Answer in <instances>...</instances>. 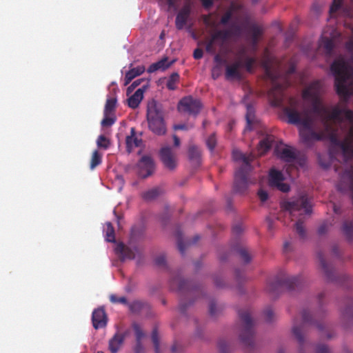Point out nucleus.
Here are the masks:
<instances>
[{
    "mask_svg": "<svg viewBox=\"0 0 353 353\" xmlns=\"http://www.w3.org/2000/svg\"><path fill=\"white\" fill-rule=\"evenodd\" d=\"M323 92V86L319 80L311 82L303 90L302 98L311 103V112L319 117H323L325 121L329 120L338 123L343 121L342 114H344L345 119L353 123V111L351 110L340 108L339 105H335L330 112L328 111L322 103L321 97Z\"/></svg>",
    "mask_w": 353,
    "mask_h": 353,
    "instance_id": "f257e3e1",
    "label": "nucleus"
},
{
    "mask_svg": "<svg viewBox=\"0 0 353 353\" xmlns=\"http://www.w3.org/2000/svg\"><path fill=\"white\" fill-rule=\"evenodd\" d=\"M299 101L294 97L289 99V106L285 107L283 112L290 124L300 125L302 128L299 131L301 141L307 146H311L315 141L323 140V134L318 133L313 129L314 120L310 115L309 110L304 109L299 112Z\"/></svg>",
    "mask_w": 353,
    "mask_h": 353,
    "instance_id": "f03ea898",
    "label": "nucleus"
},
{
    "mask_svg": "<svg viewBox=\"0 0 353 353\" xmlns=\"http://www.w3.org/2000/svg\"><path fill=\"white\" fill-rule=\"evenodd\" d=\"M345 48L350 52H353V39L346 42ZM350 62L353 64V54ZM330 69L335 77L337 94L344 101H347L353 95V67L343 57H339L334 61Z\"/></svg>",
    "mask_w": 353,
    "mask_h": 353,
    "instance_id": "7ed1b4c3",
    "label": "nucleus"
},
{
    "mask_svg": "<svg viewBox=\"0 0 353 353\" xmlns=\"http://www.w3.org/2000/svg\"><path fill=\"white\" fill-rule=\"evenodd\" d=\"M283 210L289 212L292 217L297 214L301 217L296 222L294 226L296 233L302 239L305 237V230L303 225V215H309L312 212V205L306 195H301L292 201H285L281 203Z\"/></svg>",
    "mask_w": 353,
    "mask_h": 353,
    "instance_id": "20e7f679",
    "label": "nucleus"
},
{
    "mask_svg": "<svg viewBox=\"0 0 353 353\" xmlns=\"http://www.w3.org/2000/svg\"><path fill=\"white\" fill-rule=\"evenodd\" d=\"M254 155L252 153L246 155L239 150H234L232 158L235 161H241L242 165L234 173V191L236 193L243 194L248 188L250 181L248 174L252 169L251 163L254 159Z\"/></svg>",
    "mask_w": 353,
    "mask_h": 353,
    "instance_id": "39448f33",
    "label": "nucleus"
},
{
    "mask_svg": "<svg viewBox=\"0 0 353 353\" xmlns=\"http://www.w3.org/2000/svg\"><path fill=\"white\" fill-rule=\"evenodd\" d=\"M147 121L149 129L153 133L157 135H163L165 133L166 125L163 106L154 99L148 103Z\"/></svg>",
    "mask_w": 353,
    "mask_h": 353,
    "instance_id": "423d86ee",
    "label": "nucleus"
},
{
    "mask_svg": "<svg viewBox=\"0 0 353 353\" xmlns=\"http://www.w3.org/2000/svg\"><path fill=\"white\" fill-rule=\"evenodd\" d=\"M241 322L240 339L242 343L252 349L254 346V321L252 317L250 309L246 308L239 311Z\"/></svg>",
    "mask_w": 353,
    "mask_h": 353,
    "instance_id": "0eeeda50",
    "label": "nucleus"
},
{
    "mask_svg": "<svg viewBox=\"0 0 353 353\" xmlns=\"http://www.w3.org/2000/svg\"><path fill=\"white\" fill-rule=\"evenodd\" d=\"M239 31L238 27L234 29L214 30L207 40L205 50L211 54L216 53V46L222 48L225 43Z\"/></svg>",
    "mask_w": 353,
    "mask_h": 353,
    "instance_id": "6e6552de",
    "label": "nucleus"
},
{
    "mask_svg": "<svg viewBox=\"0 0 353 353\" xmlns=\"http://www.w3.org/2000/svg\"><path fill=\"white\" fill-rule=\"evenodd\" d=\"M265 75L272 83V86L268 91V97L271 103L276 107L281 106L284 100V90L286 85L277 81V74L272 71L268 65L265 66Z\"/></svg>",
    "mask_w": 353,
    "mask_h": 353,
    "instance_id": "1a4fd4ad",
    "label": "nucleus"
},
{
    "mask_svg": "<svg viewBox=\"0 0 353 353\" xmlns=\"http://www.w3.org/2000/svg\"><path fill=\"white\" fill-rule=\"evenodd\" d=\"M301 284L302 281L299 276L277 278L274 282L268 284L267 290L271 294L278 293L283 287H285L289 290H294L300 288Z\"/></svg>",
    "mask_w": 353,
    "mask_h": 353,
    "instance_id": "9d476101",
    "label": "nucleus"
},
{
    "mask_svg": "<svg viewBox=\"0 0 353 353\" xmlns=\"http://www.w3.org/2000/svg\"><path fill=\"white\" fill-rule=\"evenodd\" d=\"M203 105L201 101L192 96L182 98L178 104V110L184 114L196 117L200 112Z\"/></svg>",
    "mask_w": 353,
    "mask_h": 353,
    "instance_id": "9b49d317",
    "label": "nucleus"
},
{
    "mask_svg": "<svg viewBox=\"0 0 353 353\" xmlns=\"http://www.w3.org/2000/svg\"><path fill=\"white\" fill-rule=\"evenodd\" d=\"M192 12V5L186 2L179 11L175 19V26L177 30H182L188 23Z\"/></svg>",
    "mask_w": 353,
    "mask_h": 353,
    "instance_id": "f8f14e48",
    "label": "nucleus"
},
{
    "mask_svg": "<svg viewBox=\"0 0 353 353\" xmlns=\"http://www.w3.org/2000/svg\"><path fill=\"white\" fill-rule=\"evenodd\" d=\"M159 156L161 161L166 168L170 170L176 168L177 165L176 159L170 147L162 148L159 152Z\"/></svg>",
    "mask_w": 353,
    "mask_h": 353,
    "instance_id": "ddd939ff",
    "label": "nucleus"
},
{
    "mask_svg": "<svg viewBox=\"0 0 353 353\" xmlns=\"http://www.w3.org/2000/svg\"><path fill=\"white\" fill-rule=\"evenodd\" d=\"M137 167L139 169V175L142 178H146L151 175L154 171L153 159L150 156H143L138 162Z\"/></svg>",
    "mask_w": 353,
    "mask_h": 353,
    "instance_id": "4468645a",
    "label": "nucleus"
},
{
    "mask_svg": "<svg viewBox=\"0 0 353 353\" xmlns=\"http://www.w3.org/2000/svg\"><path fill=\"white\" fill-rule=\"evenodd\" d=\"M116 253L119 255L122 261L125 259H134L137 254L139 252V249L137 247L133 248L126 246L123 243H119L115 248Z\"/></svg>",
    "mask_w": 353,
    "mask_h": 353,
    "instance_id": "2eb2a0df",
    "label": "nucleus"
},
{
    "mask_svg": "<svg viewBox=\"0 0 353 353\" xmlns=\"http://www.w3.org/2000/svg\"><path fill=\"white\" fill-rule=\"evenodd\" d=\"M108 317L103 307L95 309L92 315L93 327L96 329L103 328L106 326Z\"/></svg>",
    "mask_w": 353,
    "mask_h": 353,
    "instance_id": "dca6fc26",
    "label": "nucleus"
},
{
    "mask_svg": "<svg viewBox=\"0 0 353 353\" xmlns=\"http://www.w3.org/2000/svg\"><path fill=\"white\" fill-rule=\"evenodd\" d=\"M318 259L326 279L329 281H334L336 276L332 265L325 261L323 254L321 252L318 253Z\"/></svg>",
    "mask_w": 353,
    "mask_h": 353,
    "instance_id": "f3484780",
    "label": "nucleus"
},
{
    "mask_svg": "<svg viewBox=\"0 0 353 353\" xmlns=\"http://www.w3.org/2000/svg\"><path fill=\"white\" fill-rule=\"evenodd\" d=\"M125 143L128 153L132 152L134 148L139 147L141 145L142 140L136 137V132L134 128H132L130 130V135L127 136Z\"/></svg>",
    "mask_w": 353,
    "mask_h": 353,
    "instance_id": "a211bd4d",
    "label": "nucleus"
},
{
    "mask_svg": "<svg viewBox=\"0 0 353 353\" xmlns=\"http://www.w3.org/2000/svg\"><path fill=\"white\" fill-rule=\"evenodd\" d=\"M241 61H236L231 65H228L225 68V78L227 79L240 78L239 68L241 67Z\"/></svg>",
    "mask_w": 353,
    "mask_h": 353,
    "instance_id": "6ab92c4d",
    "label": "nucleus"
},
{
    "mask_svg": "<svg viewBox=\"0 0 353 353\" xmlns=\"http://www.w3.org/2000/svg\"><path fill=\"white\" fill-rule=\"evenodd\" d=\"M170 287L173 290L183 292L190 290V283L180 276H176L171 279Z\"/></svg>",
    "mask_w": 353,
    "mask_h": 353,
    "instance_id": "aec40b11",
    "label": "nucleus"
},
{
    "mask_svg": "<svg viewBox=\"0 0 353 353\" xmlns=\"http://www.w3.org/2000/svg\"><path fill=\"white\" fill-rule=\"evenodd\" d=\"M125 336L121 333H116L109 341L108 348L111 353H117L123 343Z\"/></svg>",
    "mask_w": 353,
    "mask_h": 353,
    "instance_id": "412c9836",
    "label": "nucleus"
},
{
    "mask_svg": "<svg viewBox=\"0 0 353 353\" xmlns=\"http://www.w3.org/2000/svg\"><path fill=\"white\" fill-rule=\"evenodd\" d=\"M143 88H139L128 99V104L132 109L137 108L143 98Z\"/></svg>",
    "mask_w": 353,
    "mask_h": 353,
    "instance_id": "4be33fe9",
    "label": "nucleus"
},
{
    "mask_svg": "<svg viewBox=\"0 0 353 353\" xmlns=\"http://www.w3.org/2000/svg\"><path fill=\"white\" fill-rule=\"evenodd\" d=\"M145 71V67L143 65H139L136 68L130 69L125 73V85L129 84L133 79L141 75Z\"/></svg>",
    "mask_w": 353,
    "mask_h": 353,
    "instance_id": "5701e85b",
    "label": "nucleus"
},
{
    "mask_svg": "<svg viewBox=\"0 0 353 353\" xmlns=\"http://www.w3.org/2000/svg\"><path fill=\"white\" fill-rule=\"evenodd\" d=\"M274 141L273 135L268 134L266 137L260 141L259 143V152L260 154H263L270 149Z\"/></svg>",
    "mask_w": 353,
    "mask_h": 353,
    "instance_id": "b1692460",
    "label": "nucleus"
},
{
    "mask_svg": "<svg viewBox=\"0 0 353 353\" xmlns=\"http://www.w3.org/2000/svg\"><path fill=\"white\" fill-rule=\"evenodd\" d=\"M246 109H247V111H246V114H245V119H246V122H247V126H246L245 130H251L252 128V125L256 121V118H255V114H254L255 110H254V107L250 104L247 105Z\"/></svg>",
    "mask_w": 353,
    "mask_h": 353,
    "instance_id": "393cba45",
    "label": "nucleus"
},
{
    "mask_svg": "<svg viewBox=\"0 0 353 353\" xmlns=\"http://www.w3.org/2000/svg\"><path fill=\"white\" fill-rule=\"evenodd\" d=\"M341 231L348 241L353 239V220H345L341 226Z\"/></svg>",
    "mask_w": 353,
    "mask_h": 353,
    "instance_id": "a878e982",
    "label": "nucleus"
},
{
    "mask_svg": "<svg viewBox=\"0 0 353 353\" xmlns=\"http://www.w3.org/2000/svg\"><path fill=\"white\" fill-rule=\"evenodd\" d=\"M170 66V63H168V59L164 58L156 63L151 64L148 68V72L152 73L159 70H165Z\"/></svg>",
    "mask_w": 353,
    "mask_h": 353,
    "instance_id": "bb28decb",
    "label": "nucleus"
},
{
    "mask_svg": "<svg viewBox=\"0 0 353 353\" xmlns=\"http://www.w3.org/2000/svg\"><path fill=\"white\" fill-rule=\"evenodd\" d=\"M170 66V63H168V59L164 58L156 63L151 64L148 68V72L152 73L159 70H165Z\"/></svg>",
    "mask_w": 353,
    "mask_h": 353,
    "instance_id": "cd10ccee",
    "label": "nucleus"
},
{
    "mask_svg": "<svg viewBox=\"0 0 353 353\" xmlns=\"http://www.w3.org/2000/svg\"><path fill=\"white\" fill-rule=\"evenodd\" d=\"M250 32L251 34V43L253 47H256L259 43V37L262 34V29L256 26L252 25L250 28Z\"/></svg>",
    "mask_w": 353,
    "mask_h": 353,
    "instance_id": "c85d7f7f",
    "label": "nucleus"
},
{
    "mask_svg": "<svg viewBox=\"0 0 353 353\" xmlns=\"http://www.w3.org/2000/svg\"><path fill=\"white\" fill-rule=\"evenodd\" d=\"M296 154L290 148H283L280 153V158L285 162L292 163L296 159Z\"/></svg>",
    "mask_w": 353,
    "mask_h": 353,
    "instance_id": "c756f323",
    "label": "nucleus"
},
{
    "mask_svg": "<svg viewBox=\"0 0 353 353\" xmlns=\"http://www.w3.org/2000/svg\"><path fill=\"white\" fill-rule=\"evenodd\" d=\"M302 319H303V324L314 325L319 330H323L324 328V325H323V323L314 320L312 316L307 310L303 311Z\"/></svg>",
    "mask_w": 353,
    "mask_h": 353,
    "instance_id": "7c9ffc66",
    "label": "nucleus"
},
{
    "mask_svg": "<svg viewBox=\"0 0 353 353\" xmlns=\"http://www.w3.org/2000/svg\"><path fill=\"white\" fill-rule=\"evenodd\" d=\"M283 174L278 170H271L269 176V183L271 186H276L280 182L283 181Z\"/></svg>",
    "mask_w": 353,
    "mask_h": 353,
    "instance_id": "2f4dec72",
    "label": "nucleus"
},
{
    "mask_svg": "<svg viewBox=\"0 0 353 353\" xmlns=\"http://www.w3.org/2000/svg\"><path fill=\"white\" fill-rule=\"evenodd\" d=\"M343 0H333L332 4L330 7V12L334 14L342 6ZM347 15L353 18V0H352V7L347 10Z\"/></svg>",
    "mask_w": 353,
    "mask_h": 353,
    "instance_id": "473e14b6",
    "label": "nucleus"
},
{
    "mask_svg": "<svg viewBox=\"0 0 353 353\" xmlns=\"http://www.w3.org/2000/svg\"><path fill=\"white\" fill-rule=\"evenodd\" d=\"M320 119L323 125V130L319 132L318 133L323 134V139H327V136L331 134L336 130L330 123V121L326 120L325 121L323 117H320Z\"/></svg>",
    "mask_w": 353,
    "mask_h": 353,
    "instance_id": "72a5a7b5",
    "label": "nucleus"
},
{
    "mask_svg": "<svg viewBox=\"0 0 353 353\" xmlns=\"http://www.w3.org/2000/svg\"><path fill=\"white\" fill-rule=\"evenodd\" d=\"M200 157H201V152H200L199 149L195 145L190 146V148L188 149L189 160L192 162H194L195 163H199Z\"/></svg>",
    "mask_w": 353,
    "mask_h": 353,
    "instance_id": "f704fd0d",
    "label": "nucleus"
},
{
    "mask_svg": "<svg viewBox=\"0 0 353 353\" xmlns=\"http://www.w3.org/2000/svg\"><path fill=\"white\" fill-rule=\"evenodd\" d=\"M179 74L177 72H173L169 77L166 87L170 90H175L177 88V83L179 81Z\"/></svg>",
    "mask_w": 353,
    "mask_h": 353,
    "instance_id": "c9c22d12",
    "label": "nucleus"
},
{
    "mask_svg": "<svg viewBox=\"0 0 353 353\" xmlns=\"http://www.w3.org/2000/svg\"><path fill=\"white\" fill-rule=\"evenodd\" d=\"M161 192L162 191L161 188H154L143 193L142 196L146 201H151L156 199Z\"/></svg>",
    "mask_w": 353,
    "mask_h": 353,
    "instance_id": "e433bc0d",
    "label": "nucleus"
},
{
    "mask_svg": "<svg viewBox=\"0 0 353 353\" xmlns=\"http://www.w3.org/2000/svg\"><path fill=\"white\" fill-rule=\"evenodd\" d=\"M199 239H200V236L199 235H196L194 237V239L192 241H191V242L188 241L187 243H184L182 239L179 237L177 245H178V249H179V252H181V254H184L185 249H186V246L190 245L191 244L196 243L199 241Z\"/></svg>",
    "mask_w": 353,
    "mask_h": 353,
    "instance_id": "4c0bfd02",
    "label": "nucleus"
},
{
    "mask_svg": "<svg viewBox=\"0 0 353 353\" xmlns=\"http://www.w3.org/2000/svg\"><path fill=\"white\" fill-rule=\"evenodd\" d=\"M117 99L115 98H109L106 100L103 114H114Z\"/></svg>",
    "mask_w": 353,
    "mask_h": 353,
    "instance_id": "58836bf2",
    "label": "nucleus"
},
{
    "mask_svg": "<svg viewBox=\"0 0 353 353\" xmlns=\"http://www.w3.org/2000/svg\"><path fill=\"white\" fill-rule=\"evenodd\" d=\"M339 147L345 154H353V145L350 139H346L340 143Z\"/></svg>",
    "mask_w": 353,
    "mask_h": 353,
    "instance_id": "ea45409f",
    "label": "nucleus"
},
{
    "mask_svg": "<svg viewBox=\"0 0 353 353\" xmlns=\"http://www.w3.org/2000/svg\"><path fill=\"white\" fill-rule=\"evenodd\" d=\"M102 155L98 150H94L92 152L91 161H90V169L94 170L97 166L100 165L102 161Z\"/></svg>",
    "mask_w": 353,
    "mask_h": 353,
    "instance_id": "a19ab883",
    "label": "nucleus"
},
{
    "mask_svg": "<svg viewBox=\"0 0 353 353\" xmlns=\"http://www.w3.org/2000/svg\"><path fill=\"white\" fill-rule=\"evenodd\" d=\"M105 239L108 242H111V243L115 242L114 229L110 222L106 223Z\"/></svg>",
    "mask_w": 353,
    "mask_h": 353,
    "instance_id": "79ce46f5",
    "label": "nucleus"
},
{
    "mask_svg": "<svg viewBox=\"0 0 353 353\" xmlns=\"http://www.w3.org/2000/svg\"><path fill=\"white\" fill-rule=\"evenodd\" d=\"M322 46L327 55H330L333 51L334 45L332 39L329 38H323L322 40Z\"/></svg>",
    "mask_w": 353,
    "mask_h": 353,
    "instance_id": "37998d69",
    "label": "nucleus"
},
{
    "mask_svg": "<svg viewBox=\"0 0 353 353\" xmlns=\"http://www.w3.org/2000/svg\"><path fill=\"white\" fill-rule=\"evenodd\" d=\"M133 330L136 337V343H140L142 339L145 336V332L138 324H133Z\"/></svg>",
    "mask_w": 353,
    "mask_h": 353,
    "instance_id": "c03bdc74",
    "label": "nucleus"
},
{
    "mask_svg": "<svg viewBox=\"0 0 353 353\" xmlns=\"http://www.w3.org/2000/svg\"><path fill=\"white\" fill-rule=\"evenodd\" d=\"M303 325H301L300 327L299 326H294L292 327V332L297 341H299L300 345L303 344L304 342V337L303 334Z\"/></svg>",
    "mask_w": 353,
    "mask_h": 353,
    "instance_id": "a18cd8bd",
    "label": "nucleus"
},
{
    "mask_svg": "<svg viewBox=\"0 0 353 353\" xmlns=\"http://www.w3.org/2000/svg\"><path fill=\"white\" fill-rule=\"evenodd\" d=\"M116 121V117L114 114H104V118L101 121V125L103 127H110Z\"/></svg>",
    "mask_w": 353,
    "mask_h": 353,
    "instance_id": "49530a36",
    "label": "nucleus"
},
{
    "mask_svg": "<svg viewBox=\"0 0 353 353\" xmlns=\"http://www.w3.org/2000/svg\"><path fill=\"white\" fill-rule=\"evenodd\" d=\"M236 252L239 254V256L243 261L245 264H248L250 262L252 257L249 254L248 251L245 248H238L236 250Z\"/></svg>",
    "mask_w": 353,
    "mask_h": 353,
    "instance_id": "de8ad7c7",
    "label": "nucleus"
},
{
    "mask_svg": "<svg viewBox=\"0 0 353 353\" xmlns=\"http://www.w3.org/2000/svg\"><path fill=\"white\" fill-rule=\"evenodd\" d=\"M152 341L154 344L155 353L160 352L159 338L157 328H154L152 332Z\"/></svg>",
    "mask_w": 353,
    "mask_h": 353,
    "instance_id": "09e8293b",
    "label": "nucleus"
},
{
    "mask_svg": "<svg viewBox=\"0 0 353 353\" xmlns=\"http://www.w3.org/2000/svg\"><path fill=\"white\" fill-rule=\"evenodd\" d=\"M97 144L99 148L106 150L109 148L110 143L104 135H100L97 139Z\"/></svg>",
    "mask_w": 353,
    "mask_h": 353,
    "instance_id": "8fccbe9b",
    "label": "nucleus"
},
{
    "mask_svg": "<svg viewBox=\"0 0 353 353\" xmlns=\"http://www.w3.org/2000/svg\"><path fill=\"white\" fill-rule=\"evenodd\" d=\"M110 301L112 303H121L123 305H127L128 304V300L125 296H118L116 294H111L110 296Z\"/></svg>",
    "mask_w": 353,
    "mask_h": 353,
    "instance_id": "3c124183",
    "label": "nucleus"
},
{
    "mask_svg": "<svg viewBox=\"0 0 353 353\" xmlns=\"http://www.w3.org/2000/svg\"><path fill=\"white\" fill-rule=\"evenodd\" d=\"M206 145L208 149L212 152L214 148L216 145V139L215 137V134H211L208 139L206 140Z\"/></svg>",
    "mask_w": 353,
    "mask_h": 353,
    "instance_id": "603ef678",
    "label": "nucleus"
},
{
    "mask_svg": "<svg viewBox=\"0 0 353 353\" xmlns=\"http://www.w3.org/2000/svg\"><path fill=\"white\" fill-rule=\"evenodd\" d=\"M220 353H230V347L228 343L224 340H220L218 343Z\"/></svg>",
    "mask_w": 353,
    "mask_h": 353,
    "instance_id": "864d4df0",
    "label": "nucleus"
},
{
    "mask_svg": "<svg viewBox=\"0 0 353 353\" xmlns=\"http://www.w3.org/2000/svg\"><path fill=\"white\" fill-rule=\"evenodd\" d=\"M255 59L253 57H247L244 61V65L248 72H251L255 63Z\"/></svg>",
    "mask_w": 353,
    "mask_h": 353,
    "instance_id": "5fc2aeb1",
    "label": "nucleus"
},
{
    "mask_svg": "<svg viewBox=\"0 0 353 353\" xmlns=\"http://www.w3.org/2000/svg\"><path fill=\"white\" fill-rule=\"evenodd\" d=\"M142 306L141 301H135L129 305V308L132 312H138L141 310Z\"/></svg>",
    "mask_w": 353,
    "mask_h": 353,
    "instance_id": "6e6d98bb",
    "label": "nucleus"
},
{
    "mask_svg": "<svg viewBox=\"0 0 353 353\" xmlns=\"http://www.w3.org/2000/svg\"><path fill=\"white\" fill-rule=\"evenodd\" d=\"M221 74V68L219 65H216L212 69V77L214 79H218Z\"/></svg>",
    "mask_w": 353,
    "mask_h": 353,
    "instance_id": "4d7b16f0",
    "label": "nucleus"
},
{
    "mask_svg": "<svg viewBox=\"0 0 353 353\" xmlns=\"http://www.w3.org/2000/svg\"><path fill=\"white\" fill-rule=\"evenodd\" d=\"M232 18V12L227 11L223 16L221 17L220 23L222 25H226Z\"/></svg>",
    "mask_w": 353,
    "mask_h": 353,
    "instance_id": "13d9d810",
    "label": "nucleus"
},
{
    "mask_svg": "<svg viewBox=\"0 0 353 353\" xmlns=\"http://www.w3.org/2000/svg\"><path fill=\"white\" fill-rule=\"evenodd\" d=\"M327 139H329L330 141L333 143V144H335L336 145H340V143H341L342 141H339L338 139V137L336 136V131H335L334 132L332 133L331 134L327 136Z\"/></svg>",
    "mask_w": 353,
    "mask_h": 353,
    "instance_id": "bf43d9fd",
    "label": "nucleus"
},
{
    "mask_svg": "<svg viewBox=\"0 0 353 353\" xmlns=\"http://www.w3.org/2000/svg\"><path fill=\"white\" fill-rule=\"evenodd\" d=\"M203 22L206 26L212 28H215L217 26L216 21L210 20V16H204Z\"/></svg>",
    "mask_w": 353,
    "mask_h": 353,
    "instance_id": "052dcab7",
    "label": "nucleus"
},
{
    "mask_svg": "<svg viewBox=\"0 0 353 353\" xmlns=\"http://www.w3.org/2000/svg\"><path fill=\"white\" fill-rule=\"evenodd\" d=\"M258 196H259V198L260 199L261 202H265L268 199V192L265 190H262V189H260L259 190Z\"/></svg>",
    "mask_w": 353,
    "mask_h": 353,
    "instance_id": "680f3d73",
    "label": "nucleus"
},
{
    "mask_svg": "<svg viewBox=\"0 0 353 353\" xmlns=\"http://www.w3.org/2000/svg\"><path fill=\"white\" fill-rule=\"evenodd\" d=\"M264 315H265V320L268 322L272 321V320L273 319V316H274V313H273L272 310L271 308H267L264 311Z\"/></svg>",
    "mask_w": 353,
    "mask_h": 353,
    "instance_id": "e2e57ef3",
    "label": "nucleus"
},
{
    "mask_svg": "<svg viewBox=\"0 0 353 353\" xmlns=\"http://www.w3.org/2000/svg\"><path fill=\"white\" fill-rule=\"evenodd\" d=\"M316 353H330V350L326 345H319L316 347Z\"/></svg>",
    "mask_w": 353,
    "mask_h": 353,
    "instance_id": "0e129e2a",
    "label": "nucleus"
},
{
    "mask_svg": "<svg viewBox=\"0 0 353 353\" xmlns=\"http://www.w3.org/2000/svg\"><path fill=\"white\" fill-rule=\"evenodd\" d=\"M275 187H276L279 190H281L283 192H288L290 190L289 185L287 183H282V181L277 184Z\"/></svg>",
    "mask_w": 353,
    "mask_h": 353,
    "instance_id": "69168bd1",
    "label": "nucleus"
},
{
    "mask_svg": "<svg viewBox=\"0 0 353 353\" xmlns=\"http://www.w3.org/2000/svg\"><path fill=\"white\" fill-rule=\"evenodd\" d=\"M183 350V346L176 343H175L171 347L172 353H182Z\"/></svg>",
    "mask_w": 353,
    "mask_h": 353,
    "instance_id": "338daca9",
    "label": "nucleus"
},
{
    "mask_svg": "<svg viewBox=\"0 0 353 353\" xmlns=\"http://www.w3.org/2000/svg\"><path fill=\"white\" fill-rule=\"evenodd\" d=\"M343 315L346 316H353V300L351 305L347 306L343 311Z\"/></svg>",
    "mask_w": 353,
    "mask_h": 353,
    "instance_id": "774afa93",
    "label": "nucleus"
}]
</instances>
